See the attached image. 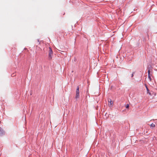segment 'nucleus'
<instances>
[{"instance_id":"nucleus-4","label":"nucleus","mask_w":157,"mask_h":157,"mask_svg":"<svg viewBox=\"0 0 157 157\" xmlns=\"http://www.w3.org/2000/svg\"><path fill=\"white\" fill-rule=\"evenodd\" d=\"M146 90H147V93L148 94H149V95H151V93L149 92V90L148 89V88L147 87V86H146Z\"/></svg>"},{"instance_id":"nucleus-9","label":"nucleus","mask_w":157,"mask_h":157,"mask_svg":"<svg viewBox=\"0 0 157 157\" xmlns=\"http://www.w3.org/2000/svg\"><path fill=\"white\" fill-rule=\"evenodd\" d=\"M133 74H134V73H133L131 75L132 77L133 76Z\"/></svg>"},{"instance_id":"nucleus-5","label":"nucleus","mask_w":157,"mask_h":157,"mask_svg":"<svg viewBox=\"0 0 157 157\" xmlns=\"http://www.w3.org/2000/svg\"><path fill=\"white\" fill-rule=\"evenodd\" d=\"M151 75H148V78H149V79L150 81H151Z\"/></svg>"},{"instance_id":"nucleus-8","label":"nucleus","mask_w":157,"mask_h":157,"mask_svg":"<svg viewBox=\"0 0 157 157\" xmlns=\"http://www.w3.org/2000/svg\"><path fill=\"white\" fill-rule=\"evenodd\" d=\"M148 75H150V70H149L148 71Z\"/></svg>"},{"instance_id":"nucleus-6","label":"nucleus","mask_w":157,"mask_h":157,"mask_svg":"<svg viewBox=\"0 0 157 157\" xmlns=\"http://www.w3.org/2000/svg\"><path fill=\"white\" fill-rule=\"evenodd\" d=\"M151 127H154L155 126V124L153 123H152L150 125Z\"/></svg>"},{"instance_id":"nucleus-10","label":"nucleus","mask_w":157,"mask_h":157,"mask_svg":"<svg viewBox=\"0 0 157 157\" xmlns=\"http://www.w3.org/2000/svg\"><path fill=\"white\" fill-rule=\"evenodd\" d=\"M37 41H38V42H39V39H38V40H37Z\"/></svg>"},{"instance_id":"nucleus-1","label":"nucleus","mask_w":157,"mask_h":157,"mask_svg":"<svg viewBox=\"0 0 157 157\" xmlns=\"http://www.w3.org/2000/svg\"><path fill=\"white\" fill-rule=\"evenodd\" d=\"M53 54V51L50 47H49L48 51V59L51 60L52 59V55Z\"/></svg>"},{"instance_id":"nucleus-7","label":"nucleus","mask_w":157,"mask_h":157,"mask_svg":"<svg viewBox=\"0 0 157 157\" xmlns=\"http://www.w3.org/2000/svg\"><path fill=\"white\" fill-rule=\"evenodd\" d=\"M129 105L128 104H127L126 105V108L128 109L129 108Z\"/></svg>"},{"instance_id":"nucleus-2","label":"nucleus","mask_w":157,"mask_h":157,"mask_svg":"<svg viewBox=\"0 0 157 157\" xmlns=\"http://www.w3.org/2000/svg\"><path fill=\"white\" fill-rule=\"evenodd\" d=\"M79 87L77 86V89L76 91V98L77 99L79 97Z\"/></svg>"},{"instance_id":"nucleus-3","label":"nucleus","mask_w":157,"mask_h":157,"mask_svg":"<svg viewBox=\"0 0 157 157\" xmlns=\"http://www.w3.org/2000/svg\"><path fill=\"white\" fill-rule=\"evenodd\" d=\"M109 105L110 107H111L112 106L113 104V102L112 101V100L111 99H110L109 100Z\"/></svg>"}]
</instances>
